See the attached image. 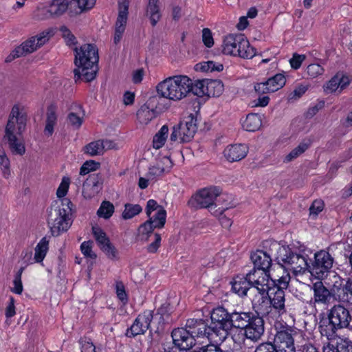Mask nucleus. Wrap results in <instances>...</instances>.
I'll list each match as a JSON object with an SVG mask.
<instances>
[{"label":"nucleus","mask_w":352,"mask_h":352,"mask_svg":"<svg viewBox=\"0 0 352 352\" xmlns=\"http://www.w3.org/2000/svg\"><path fill=\"white\" fill-rule=\"evenodd\" d=\"M161 210H165L163 206L161 205H159L157 202L154 199H149L147 201L146 206V214L147 217H150L151 215V213L153 211H160Z\"/></svg>","instance_id":"58"},{"label":"nucleus","mask_w":352,"mask_h":352,"mask_svg":"<svg viewBox=\"0 0 352 352\" xmlns=\"http://www.w3.org/2000/svg\"><path fill=\"white\" fill-rule=\"evenodd\" d=\"M25 270V267H21L16 272L14 276V278L13 280L14 287L12 289V292L16 294H21L23 290L22 281H21V276Z\"/></svg>","instance_id":"49"},{"label":"nucleus","mask_w":352,"mask_h":352,"mask_svg":"<svg viewBox=\"0 0 352 352\" xmlns=\"http://www.w3.org/2000/svg\"><path fill=\"white\" fill-rule=\"evenodd\" d=\"M191 85H189V94L192 93L193 95L198 97H202L205 95L207 96V91L206 90L208 80H192L191 79Z\"/></svg>","instance_id":"35"},{"label":"nucleus","mask_w":352,"mask_h":352,"mask_svg":"<svg viewBox=\"0 0 352 352\" xmlns=\"http://www.w3.org/2000/svg\"><path fill=\"white\" fill-rule=\"evenodd\" d=\"M254 352H277L276 346L270 342H263L258 344Z\"/></svg>","instance_id":"62"},{"label":"nucleus","mask_w":352,"mask_h":352,"mask_svg":"<svg viewBox=\"0 0 352 352\" xmlns=\"http://www.w3.org/2000/svg\"><path fill=\"white\" fill-rule=\"evenodd\" d=\"M157 228L153 223L151 219H148L144 223H142L138 228V232L140 235H146L148 236ZM148 239V237L146 239Z\"/></svg>","instance_id":"51"},{"label":"nucleus","mask_w":352,"mask_h":352,"mask_svg":"<svg viewBox=\"0 0 352 352\" xmlns=\"http://www.w3.org/2000/svg\"><path fill=\"white\" fill-rule=\"evenodd\" d=\"M197 130V118L190 113L183 122L173 127L170 140L172 142L179 140L180 142H188L193 138Z\"/></svg>","instance_id":"11"},{"label":"nucleus","mask_w":352,"mask_h":352,"mask_svg":"<svg viewBox=\"0 0 352 352\" xmlns=\"http://www.w3.org/2000/svg\"><path fill=\"white\" fill-rule=\"evenodd\" d=\"M323 67L316 63L310 64L307 67L306 73L311 78H315L324 73Z\"/></svg>","instance_id":"53"},{"label":"nucleus","mask_w":352,"mask_h":352,"mask_svg":"<svg viewBox=\"0 0 352 352\" xmlns=\"http://www.w3.org/2000/svg\"><path fill=\"white\" fill-rule=\"evenodd\" d=\"M332 247L320 250L314 254V260L309 264L308 272L318 280L325 278L333 267L335 259L331 251Z\"/></svg>","instance_id":"10"},{"label":"nucleus","mask_w":352,"mask_h":352,"mask_svg":"<svg viewBox=\"0 0 352 352\" xmlns=\"http://www.w3.org/2000/svg\"><path fill=\"white\" fill-rule=\"evenodd\" d=\"M38 49V45H36V38L32 37L26 41L23 42L21 45L14 49L16 56H26L28 54L32 53Z\"/></svg>","instance_id":"33"},{"label":"nucleus","mask_w":352,"mask_h":352,"mask_svg":"<svg viewBox=\"0 0 352 352\" xmlns=\"http://www.w3.org/2000/svg\"><path fill=\"white\" fill-rule=\"evenodd\" d=\"M148 218L151 219L153 223L157 228H162L166 223V211L165 210H161L157 212L154 216L151 217V215H150Z\"/></svg>","instance_id":"47"},{"label":"nucleus","mask_w":352,"mask_h":352,"mask_svg":"<svg viewBox=\"0 0 352 352\" xmlns=\"http://www.w3.org/2000/svg\"><path fill=\"white\" fill-rule=\"evenodd\" d=\"M191 79L186 76L169 77L157 86V93L162 97L173 100H179L189 94Z\"/></svg>","instance_id":"6"},{"label":"nucleus","mask_w":352,"mask_h":352,"mask_svg":"<svg viewBox=\"0 0 352 352\" xmlns=\"http://www.w3.org/2000/svg\"><path fill=\"white\" fill-rule=\"evenodd\" d=\"M191 352H223V351L219 345L209 344L205 346L196 347Z\"/></svg>","instance_id":"59"},{"label":"nucleus","mask_w":352,"mask_h":352,"mask_svg":"<svg viewBox=\"0 0 352 352\" xmlns=\"http://www.w3.org/2000/svg\"><path fill=\"white\" fill-rule=\"evenodd\" d=\"M306 85H300L289 95V100H297L300 98L307 90Z\"/></svg>","instance_id":"63"},{"label":"nucleus","mask_w":352,"mask_h":352,"mask_svg":"<svg viewBox=\"0 0 352 352\" xmlns=\"http://www.w3.org/2000/svg\"><path fill=\"white\" fill-rule=\"evenodd\" d=\"M255 269L250 270L245 276H236L231 282L232 290L240 297L247 296L248 292L257 291L262 296L269 289V281L265 283V277H256Z\"/></svg>","instance_id":"5"},{"label":"nucleus","mask_w":352,"mask_h":352,"mask_svg":"<svg viewBox=\"0 0 352 352\" xmlns=\"http://www.w3.org/2000/svg\"><path fill=\"white\" fill-rule=\"evenodd\" d=\"M289 272H287L286 275L282 276L278 279H273L270 278V276L269 278L265 277V283H266L267 280L269 281V289L267 291H274L277 289H280L283 291L286 289L290 280Z\"/></svg>","instance_id":"31"},{"label":"nucleus","mask_w":352,"mask_h":352,"mask_svg":"<svg viewBox=\"0 0 352 352\" xmlns=\"http://www.w3.org/2000/svg\"><path fill=\"white\" fill-rule=\"evenodd\" d=\"M153 318V311L151 310H146L139 314L132 325L126 329V336L134 338L136 336L144 334L149 329Z\"/></svg>","instance_id":"14"},{"label":"nucleus","mask_w":352,"mask_h":352,"mask_svg":"<svg viewBox=\"0 0 352 352\" xmlns=\"http://www.w3.org/2000/svg\"><path fill=\"white\" fill-rule=\"evenodd\" d=\"M173 344L175 346L181 349H190L196 344V340L193 338L192 336L184 328H177L173 330L171 333Z\"/></svg>","instance_id":"17"},{"label":"nucleus","mask_w":352,"mask_h":352,"mask_svg":"<svg viewBox=\"0 0 352 352\" xmlns=\"http://www.w3.org/2000/svg\"><path fill=\"white\" fill-rule=\"evenodd\" d=\"M60 31L62 33V36L65 38L67 45H72L76 44V38L66 26H61L60 28Z\"/></svg>","instance_id":"55"},{"label":"nucleus","mask_w":352,"mask_h":352,"mask_svg":"<svg viewBox=\"0 0 352 352\" xmlns=\"http://www.w3.org/2000/svg\"><path fill=\"white\" fill-rule=\"evenodd\" d=\"M70 0H51L45 7L47 17L58 18L67 10L70 13Z\"/></svg>","instance_id":"19"},{"label":"nucleus","mask_w":352,"mask_h":352,"mask_svg":"<svg viewBox=\"0 0 352 352\" xmlns=\"http://www.w3.org/2000/svg\"><path fill=\"white\" fill-rule=\"evenodd\" d=\"M349 84V80L347 76L340 74H337L331 80H329L325 85H324V91L327 94L336 91L339 87L340 92L344 89Z\"/></svg>","instance_id":"25"},{"label":"nucleus","mask_w":352,"mask_h":352,"mask_svg":"<svg viewBox=\"0 0 352 352\" xmlns=\"http://www.w3.org/2000/svg\"><path fill=\"white\" fill-rule=\"evenodd\" d=\"M70 15L74 16L81 14L85 10L94 7L96 0H70Z\"/></svg>","instance_id":"28"},{"label":"nucleus","mask_w":352,"mask_h":352,"mask_svg":"<svg viewBox=\"0 0 352 352\" xmlns=\"http://www.w3.org/2000/svg\"><path fill=\"white\" fill-rule=\"evenodd\" d=\"M92 244L91 241H84L80 245V250L85 257L95 259L97 256L92 251Z\"/></svg>","instance_id":"54"},{"label":"nucleus","mask_w":352,"mask_h":352,"mask_svg":"<svg viewBox=\"0 0 352 352\" xmlns=\"http://www.w3.org/2000/svg\"><path fill=\"white\" fill-rule=\"evenodd\" d=\"M142 211V208L140 204H126L122 217L124 219H130L139 214Z\"/></svg>","instance_id":"42"},{"label":"nucleus","mask_w":352,"mask_h":352,"mask_svg":"<svg viewBox=\"0 0 352 352\" xmlns=\"http://www.w3.org/2000/svg\"><path fill=\"white\" fill-rule=\"evenodd\" d=\"M100 250L105 254L108 258L113 261L118 260V251L116 248L111 243V241L107 245L102 246Z\"/></svg>","instance_id":"50"},{"label":"nucleus","mask_w":352,"mask_h":352,"mask_svg":"<svg viewBox=\"0 0 352 352\" xmlns=\"http://www.w3.org/2000/svg\"><path fill=\"white\" fill-rule=\"evenodd\" d=\"M312 289L315 303L329 305L331 302V297L329 289L321 281L314 283Z\"/></svg>","instance_id":"23"},{"label":"nucleus","mask_w":352,"mask_h":352,"mask_svg":"<svg viewBox=\"0 0 352 352\" xmlns=\"http://www.w3.org/2000/svg\"><path fill=\"white\" fill-rule=\"evenodd\" d=\"M223 84L220 80H208L206 90L209 97H219L223 91Z\"/></svg>","instance_id":"38"},{"label":"nucleus","mask_w":352,"mask_h":352,"mask_svg":"<svg viewBox=\"0 0 352 352\" xmlns=\"http://www.w3.org/2000/svg\"><path fill=\"white\" fill-rule=\"evenodd\" d=\"M352 316L344 305H334L327 311V317L322 316L319 322V331L328 340L333 339L338 330L349 327Z\"/></svg>","instance_id":"3"},{"label":"nucleus","mask_w":352,"mask_h":352,"mask_svg":"<svg viewBox=\"0 0 352 352\" xmlns=\"http://www.w3.org/2000/svg\"><path fill=\"white\" fill-rule=\"evenodd\" d=\"M200 69L206 72H221L223 69V65L221 63L209 60L201 63Z\"/></svg>","instance_id":"48"},{"label":"nucleus","mask_w":352,"mask_h":352,"mask_svg":"<svg viewBox=\"0 0 352 352\" xmlns=\"http://www.w3.org/2000/svg\"><path fill=\"white\" fill-rule=\"evenodd\" d=\"M92 233L100 248L110 242L109 237L100 227L98 226H93Z\"/></svg>","instance_id":"41"},{"label":"nucleus","mask_w":352,"mask_h":352,"mask_svg":"<svg viewBox=\"0 0 352 352\" xmlns=\"http://www.w3.org/2000/svg\"><path fill=\"white\" fill-rule=\"evenodd\" d=\"M252 311H237L234 310L231 312L232 329H236L244 330L245 327L249 324L248 322L250 320Z\"/></svg>","instance_id":"26"},{"label":"nucleus","mask_w":352,"mask_h":352,"mask_svg":"<svg viewBox=\"0 0 352 352\" xmlns=\"http://www.w3.org/2000/svg\"><path fill=\"white\" fill-rule=\"evenodd\" d=\"M286 78L283 74H276L269 78L265 82H258L254 85V90L258 94L275 92L285 85Z\"/></svg>","instance_id":"16"},{"label":"nucleus","mask_w":352,"mask_h":352,"mask_svg":"<svg viewBox=\"0 0 352 352\" xmlns=\"http://www.w3.org/2000/svg\"><path fill=\"white\" fill-rule=\"evenodd\" d=\"M262 122L260 116L256 113H250L243 122V128L248 131L254 132L258 130Z\"/></svg>","instance_id":"34"},{"label":"nucleus","mask_w":352,"mask_h":352,"mask_svg":"<svg viewBox=\"0 0 352 352\" xmlns=\"http://www.w3.org/2000/svg\"><path fill=\"white\" fill-rule=\"evenodd\" d=\"M172 166L173 163L170 159L168 157H164L158 161L155 165L149 168L148 177L149 179H155L162 176L165 172L169 171Z\"/></svg>","instance_id":"24"},{"label":"nucleus","mask_w":352,"mask_h":352,"mask_svg":"<svg viewBox=\"0 0 352 352\" xmlns=\"http://www.w3.org/2000/svg\"><path fill=\"white\" fill-rule=\"evenodd\" d=\"M202 41L207 47H211L214 45V39L212 32L209 28H204L202 30Z\"/></svg>","instance_id":"60"},{"label":"nucleus","mask_w":352,"mask_h":352,"mask_svg":"<svg viewBox=\"0 0 352 352\" xmlns=\"http://www.w3.org/2000/svg\"><path fill=\"white\" fill-rule=\"evenodd\" d=\"M100 192L97 188H94L86 183L82 185V195L85 199H91Z\"/></svg>","instance_id":"61"},{"label":"nucleus","mask_w":352,"mask_h":352,"mask_svg":"<svg viewBox=\"0 0 352 352\" xmlns=\"http://www.w3.org/2000/svg\"><path fill=\"white\" fill-rule=\"evenodd\" d=\"M250 258L254 265L253 269L257 272L262 271V277L269 278V270L272 266V259L269 254L263 250H256L252 253Z\"/></svg>","instance_id":"18"},{"label":"nucleus","mask_w":352,"mask_h":352,"mask_svg":"<svg viewBox=\"0 0 352 352\" xmlns=\"http://www.w3.org/2000/svg\"><path fill=\"white\" fill-rule=\"evenodd\" d=\"M250 318L248 322L249 324L244 329V336L246 338L256 342L265 332V322L257 312H252Z\"/></svg>","instance_id":"15"},{"label":"nucleus","mask_w":352,"mask_h":352,"mask_svg":"<svg viewBox=\"0 0 352 352\" xmlns=\"http://www.w3.org/2000/svg\"><path fill=\"white\" fill-rule=\"evenodd\" d=\"M222 52L226 55L250 59L256 55V49L250 45L244 34H230L223 39Z\"/></svg>","instance_id":"8"},{"label":"nucleus","mask_w":352,"mask_h":352,"mask_svg":"<svg viewBox=\"0 0 352 352\" xmlns=\"http://www.w3.org/2000/svg\"><path fill=\"white\" fill-rule=\"evenodd\" d=\"M168 127L163 125L160 131L155 135L153 140V147L156 149L162 148L168 137Z\"/></svg>","instance_id":"39"},{"label":"nucleus","mask_w":352,"mask_h":352,"mask_svg":"<svg viewBox=\"0 0 352 352\" xmlns=\"http://www.w3.org/2000/svg\"><path fill=\"white\" fill-rule=\"evenodd\" d=\"M248 150L245 144H230L224 149L223 155L230 162H239L246 157Z\"/></svg>","instance_id":"20"},{"label":"nucleus","mask_w":352,"mask_h":352,"mask_svg":"<svg viewBox=\"0 0 352 352\" xmlns=\"http://www.w3.org/2000/svg\"><path fill=\"white\" fill-rule=\"evenodd\" d=\"M228 198V195L225 194H222L221 190H219V195L215 199L214 208L218 207V209L213 211V214L216 216L221 215L224 211L228 210L230 206H223V203L226 201Z\"/></svg>","instance_id":"46"},{"label":"nucleus","mask_w":352,"mask_h":352,"mask_svg":"<svg viewBox=\"0 0 352 352\" xmlns=\"http://www.w3.org/2000/svg\"><path fill=\"white\" fill-rule=\"evenodd\" d=\"M74 80L76 82L82 80L85 82H90L94 80L98 69V50L94 44H84L79 48L76 47L74 49Z\"/></svg>","instance_id":"2"},{"label":"nucleus","mask_w":352,"mask_h":352,"mask_svg":"<svg viewBox=\"0 0 352 352\" xmlns=\"http://www.w3.org/2000/svg\"><path fill=\"white\" fill-rule=\"evenodd\" d=\"M69 183L70 179L69 177H63L62 182L56 191V195L58 197L61 198L66 195L69 189Z\"/></svg>","instance_id":"57"},{"label":"nucleus","mask_w":352,"mask_h":352,"mask_svg":"<svg viewBox=\"0 0 352 352\" xmlns=\"http://www.w3.org/2000/svg\"><path fill=\"white\" fill-rule=\"evenodd\" d=\"M294 342V338L292 336V330L286 329L277 331L274 337V344H285Z\"/></svg>","instance_id":"40"},{"label":"nucleus","mask_w":352,"mask_h":352,"mask_svg":"<svg viewBox=\"0 0 352 352\" xmlns=\"http://www.w3.org/2000/svg\"><path fill=\"white\" fill-rule=\"evenodd\" d=\"M49 249V241L46 237H43L38 243L35 248L34 262L41 263L45 258Z\"/></svg>","instance_id":"36"},{"label":"nucleus","mask_w":352,"mask_h":352,"mask_svg":"<svg viewBox=\"0 0 352 352\" xmlns=\"http://www.w3.org/2000/svg\"><path fill=\"white\" fill-rule=\"evenodd\" d=\"M210 318V325L214 336V342L221 343L228 338L232 330L231 312L223 307L218 306L212 310Z\"/></svg>","instance_id":"9"},{"label":"nucleus","mask_w":352,"mask_h":352,"mask_svg":"<svg viewBox=\"0 0 352 352\" xmlns=\"http://www.w3.org/2000/svg\"><path fill=\"white\" fill-rule=\"evenodd\" d=\"M219 195L218 187L206 188L199 190L191 201L192 204L197 208H209L213 213L214 208L215 199Z\"/></svg>","instance_id":"12"},{"label":"nucleus","mask_w":352,"mask_h":352,"mask_svg":"<svg viewBox=\"0 0 352 352\" xmlns=\"http://www.w3.org/2000/svg\"><path fill=\"white\" fill-rule=\"evenodd\" d=\"M57 107L55 104H51L47 107L46 113L45 133L47 136H51L54 133V126L57 122Z\"/></svg>","instance_id":"27"},{"label":"nucleus","mask_w":352,"mask_h":352,"mask_svg":"<svg viewBox=\"0 0 352 352\" xmlns=\"http://www.w3.org/2000/svg\"><path fill=\"white\" fill-rule=\"evenodd\" d=\"M79 342L81 345V352H96V346L91 342L90 339L81 338Z\"/></svg>","instance_id":"64"},{"label":"nucleus","mask_w":352,"mask_h":352,"mask_svg":"<svg viewBox=\"0 0 352 352\" xmlns=\"http://www.w3.org/2000/svg\"><path fill=\"white\" fill-rule=\"evenodd\" d=\"M103 179L102 175L100 174H91L86 179L85 183L87 184L92 187L97 188L98 190H100L102 188Z\"/></svg>","instance_id":"52"},{"label":"nucleus","mask_w":352,"mask_h":352,"mask_svg":"<svg viewBox=\"0 0 352 352\" xmlns=\"http://www.w3.org/2000/svg\"><path fill=\"white\" fill-rule=\"evenodd\" d=\"M308 255L289 246H279L275 261L287 272L294 274H304L308 271Z\"/></svg>","instance_id":"4"},{"label":"nucleus","mask_w":352,"mask_h":352,"mask_svg":"<svg viewBox=\"0 0 352 352\" xmlns=\"http://www.w3.org/2000/svg\"><path fill=\"white\" fill-rule=\"evenodd\" d=\"M67 121L72 127L78 129L82 124V117L76 113L70 112L67 116Z\"/></svg>","instance_id":"56"},{"label":"nucleus","mask_w":352,"mask_h":352,"mask_svg":"<svg viewBox=\"0 0 352 352\" xmlns=\"http://www.w3.org/2000/svg\"><path fill=\"white\" fill-rule=\"evenodd\" d=\"M265 294L269 297L271 307L275 309L279 315L286 313L285 291L277 289L274 291H267Z\"/></svg>","instance_id":"22"},{"label":"nucleus","mask_w":352,"mask_h":352,"mask_svg":"<svg viewBox=\"0 0 352 352\" xmlns=\"http://www.w3.org/2000/svg\"><path fill=\"white\" fill-rule=\"evenodd\" d=\"M85 153L91 156L101 155L103 153V147L101 140L94 141L87 144L84 148Z\"/></svg>","instance_id":"44"},{"label":"nucleus","mask_w":352,"mask_h":352,"mask_svg":"<svg viewBox=\"0 0 352 352\" xmlns=\"http://www.w3.org/2000/svg\"><path fill=\"white\" fill-rule=\"evenodd\" d=\"M114 212V206L109 201L102 202L100 208L97 211V214L100 217L105 219H109Z\"/></svg>","instance_id":"43"},{"label":"nucleus","mask_w":352,"mask_h":352,"mask_svg":"<svg viewBox=\"0 0 352 352\" xmlns=\"http://www.w3.org/2000/svg\"><path fill=\"white\" fill-rule=\"evenodd\" d=\"M72 205L69 199H64L60 205L53 206L48 212V223L51 224V232L53 236H58L60 233L66 232L72 225L69 218Z\"/></svg>","instance_id":"7"},{"label":"nucleus","mask_w":352,"mask_h":352,"mask_svg":"<svg viewBox=\"0 0 352 352\" xmlns=\"http://www.w3.org/2000/svg\"><path fill=\"white\" fill-rule=\"evenodd\" d=\"M329 292L331 299L342 302H350V300L345 294L344 284L341 280L335 281Z\"/></svg>","instance_id":"30"},{"label":"nucleus","mask_w":352,"mask_h":352,"mask_svg":"<svg viewBox=\"0 0 352 352\" xmlns=\"http://www.w3.org/2000/svg\"><path fill=\"white\" fill-rule=\"evenodd\" d=\"M159 0H149L146 10V15L149 18L153 27H155L161 19Z\"/></svg>","instance_id":"29"},{"label":"nucleus","mask_w":352,"mask_h":352,"mask_svg":"<svg viewBox=\"0 0 352 352\" xmlns=\"http://www.w3.org/2000/svg\"><path fill=\"white\" fill-rule=\"evenodd\" d=\"M155 117V111L150 109L146 104H143L137 112V118L142 124H148Z\"/></svg>","instance_id":"37"},{"label":"nucleus","mask_w":352,"mask_h":352,"mask_svg":"<svg viewBox=\"0 0 352 352\" xmlns=\"http://www.w3.org/2000/svg\"><path fill=\"white\" fill-rule=\"evenodd\" d=\"M129 7V0H118V15L115 25V32L124 34L128 19Z\"/></svg>","instance_id":"21"},{"label":"nucleus","mask_w":352,"mask_h":352,"mask_svg":"<svg viewBox=\"0 0 352 352\" xmlns=\"http://www.w3.org/2000/svg\"><path fill=\"white\" fill-rule=\"evenodd\" d=\"M312 140L310 138L304 139L298 146L294 148L289 154H287L284 160L285 162H289L297 158L299 155L307 151L311 145Z\"/></svg>","instance_id":"32"},{"label":"nucleus","mask_w":352,"mask_h":352,"mask_svg":"<svg viewBox=\"0 0 352 352\" xmlns=\"http://www.w3.org/2000/svg\"><path fill=\"white\" fill-rule=\"evenodd\" d=\"M28 120L25 106L20 103L14 104L8 116L3 140L7 141L10 150L14 155H23L25 152L23 133L25 131Z\"/></svg>","instance_id":"1"},{"label":"nucleus","mask_w":352,"mask_h":352,"mask_svg":"<svg viewBox=\"0 0 352 352\" xmlns=\"http://www.w3.org/2000/svg\"><path fill=\"white\" fill-rule=\"evenodd\" d=\"M0 168L2 170L3 175L8 178L10 175V160L7 157L5 151L0 146Z\"/></svg>","instance_id":"45"},{"label":"nucleus","mask_w":352,"mask_h":352,"mask_svg":"<svg viewBox=\"0 0 352 352\" xmlns=\"http://www.w3.org/2000/svg\"><path fill=\"white\" fill-rule=\"evenodd\" d=\"M186 329H188L193 338H207L208 340L214 341V338L210 325L208 324L206 320L202 318H190L186 323Z\"/></svg>","instance_id":"13"}]
</instances>
